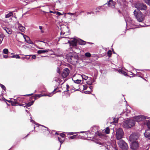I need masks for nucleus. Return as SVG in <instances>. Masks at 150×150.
Returning <instances> with one entry per match:
<instances>
[{"mask_svg": "<svg viewBox=\"0 0 150 150\" xmlns=\"http://www.w3.org/2000/svg\"><path fill=\"white\" fill-rule=\"evenodd\" d=\"M3 38V36L1 34H0V44L2 43Z\"/></svg>", "mask_w": 150, "mask_h": 150, "instance_id": "30", "label": "nucleus"}, {"mask_svg": "<svg viewBox=\"0 0 150 150\" xmlns=\"http://www.w3.org/2000/svg\"><path fill=\"white\" fill-rule=\"evenodd\" d=\"M56 14L58 15V16H60V15H62V14L60 12H56Z\"/></svg>", "mask_w": 150, "mask_h": 150, "instance_id": "42", "label": "nucleus"}, {"mask_svg": "<svg viewBox=\"0 0 150 150\" xmlns=\"http://www.w3.org/2000/svg\"><path fill=\"white\" fill-rule=\"evenodd\" d=\"M114 121L115 123H117V121H118L117 120H116V121H115V118L114 119Z\"/></svg>", "mask_w": 150, "mask_h": 150, "instance_id": "55", "label": "nucleus"}, {"mask_svg": "<svg viewBox=\"0 0 150 150\" xmlns=\"http://www.w3.org/2000/svg\"><path fill=\"white\" fill-rule=\"evenodd\" d=\"M24 38L25 40H26V42L27 43L31 44H33V42L30 41L29 38L27 36H24Z\"/></svg>", "mask_w": 150, "mask_h": 150, "instance_id": "16", "label": "nucleus"}, {"mask_svg": "<svg viewBox=\"0 0 150 150\" xmlns=\"http://www.w3.org/2000/svg\"><path fill=\"white\" fill-rule=\"evenodd\" d=\"M29 56H32V59H35L36 58V56L35 55H29Z\"/></svg>", "mask_w": 150, "mask_h": 150, "instance_id": "39", "label": "nucleus"}, {"mask_svg": "<svg viewBox=\"0 0 150 150\" xmlns=\"http://www.w3.org/2000/svg\"><path fill=\"white\" fill-rule=\"evenodd\" d=\"M60 135L61 137H64L65 136V134H64L63 133H60Z\"/></svg>", "mask_w": 150, "mask_h": 150, "instance_id": "43", "label": "nucleus"}, {"mask_svg": "<svg viewBox=\"0 0 150 150\" xmlns=\"http://www.w3.org/2000/svg\"><path fill=\"white\" fill-rule=\"evenodd\" d=\"M50 13H55L56 12H53L51 11H50Z\"/></svg>", "mask_w": 150, "mask_h": 150, "instance_id": "50", "label": "nucleus"}, {"mask_svg": "<svg viewBox=\"0 0 150 150\" xmlns=\"http://www.w3.org/2000/svg\"><path fill=\"white\" fill-rule=\"evenodd\" d=\"M0 86L4 90H5L6 89L5 86L3 85L0 83Z\"/></svg>", "mask_w": 150, "mask_h": 150, "instance_id": "36", "label": "nucleus"}, {"mask_svg": "<svg viewBox=\"0 0 150 150\" xmlns=\"http://www.w3.org/2000/svg\"><path fill=\"white\" fill-rule=\"evenodd\" d=\"M138 143L137 142H132L131 148L133 150H137L138 148Z\"/></svg>", "mask_w": 150, "mask_h": 150, "instance_id": "11", "label": "nucleus"}, {"mask_svg": "<svg viewBox=\"0 0 150 150\" xmlns=\"http://www.w3.org/2000/svg\"><path fill=\"white\" fill-rule=\"evenodd\" d=\"M124 135V132L122 129L119 128L116 130V137L117 140L120 139L122 138Z\"/></svg>", "mask_w": 150, "mask_h": 150, "instance_id": "6", "label": "nucleus"}, {"mask_svg": "<svg viewBox=\"0 0 150 150\" xmlns=\"http://www.w3.org/2000/svg\"><path fill=\"white\" fill-rule=\"evenodd\" d=\"M76 132H75V133H74V132H70L69 133V134L70 135H73L74 133H76Z\"/></svg>", "mask_w": 150, "mask_h": 150, "instance_id": "51", "label": "nucleus"}, {"mask_svg": "<svg viewBox=\"0 0 150 150\" xmlns=\"http://www.w3.org/2000/svg\"><path fill=\"white\" fill-rule=\"evenodd\" d=\"M18 28L22 32L25 29V27L22 26L20 24L18 26Z\"/></svg>", "mask_w": 150, "mask_h": 150, "instance_id": "21", "label": "nucleus"}, {"mask_svg": "<svg viewBox=\"0 0 150 150\" xmlns=\"http://www.w3.org/2000/svg\"><path fill=\"white\" fill-rule=\"evenodd\" d=\"M85 55L86 57H91V54L89 52H86L85 53Z\"/></svg>", "mask_w": 150, "mask_h": 150, "instance_id": "28", "label": "nucleus"}, {"mask_svg": "<svg viewBox=\"0 0 150 150\" xmlns=\"http://www.w3.org/2000/svg\"><path fill=\"white\" fill-rule=\"evenodd\" d=\"M55 134H58V133L57 132H56L55 133Z\"/></svg>", "mask_w": 150, "mask_h": 150, "instance_id": "62", "label": "nucleus"}, {"mask_svg": "<svg viewBox=\"0 0 150 150\" xmlns=\"http://www.w3.org/2000/svg\"><path fill=\"white\" fill-rule=\"evenodd\" d=\"M66 57L68 62L71 63L72 62L77 61L78 56L77 55H70L68 54L67 55Z\"/></svg>", "mask_w": 150, "mask_h": 150, "instance_id": "7", "label": "nucleus"}, {"mask_svg": "<svg viewBox=\"0 0 150 150\" xmlns=\"http://www.w3.org/2000/svg\"><path fill=\"white\" fill-rule=\"evenodd\" d=\"M76 135H74L72 136H71L70 137V138L71 139H74L76 138Z\"/></svg>", "mask_w": 150, "mask_h": 150, "instance_id": "35", "label": "nucleus"}, {"mask_svg": "<svg viewBox=\"0 0 150 150\" xmlns=\"http://www.w3.org/2000/svg\"><path fill=\"white\" fill-rule=\"evenodd\" d=\"M73 79H74V77H73L72 78V79L73 80L74 82L76 83H78V84L79 83H80L81 81V80L77 79L76 80H74Z\"/></svg>", "mask_w": 150, "mask_h": 150, "instance_id": "24", "label": "nucleus"}, {"mask_svg": "<svg viewBox=\"0 0 150 150\" xmlns=\"http://www.w3.org/2000/svg\"><path fill=\"white\" fill-rule=\"evenodd\" d=\"M49 50L52 51L51 50H40L38 51L37 53L38 54H40L45 52H48V51Z\"/></svg>", "mask_w": 150, "mask_h": 150, "instance_id": "18", "label": "nucleus"}, {"mask_svg": "<svg viewBox=\"0 0 150 150\" xmlns=\"http://www.w3.org/2000/svg\"><path fill=\"white\" fill-rule=\"evenodd\" d=\"M78 42L81 45H84L86 44V42L81 40H78Z\"/></svg>", "mask_w": 150, "mask_h": 150, "instance_id": "22", "label": "nucleus"}, {"mask_svg": "<svg viewBox=\"0 0 150 150\" xmlns=\"http://www.w3.org/2000/svg\"><path fill=\"white\" fill-rule=\"evenodd\" d=\"M83 89L84 90H86L87 89V87L86 86H83Z\"/></svg>", "mask_w": 150, "mask_h": 150, "instance_id": "53", "label": "nucleus"}, {"mask_svg": "<svg viewBox=\"0 0 150 150\" xmlns=\"http://www.w3.org/2000/svg\"><path fill=\"white\" fill-rule=\"evenodd\" d=\"M139 136V135L138 133H133L129 137V140L132 142H136Z\"/></svg>", "mask_w": 150, "mask_h": 150, "instance_id": "8", "label": "nucleus"}, {"mask_svg": "<svg viewBox=\"0 0 150 150\" xmlns=\"http://www.w3.org/2000/svg\"><path fill=\"white\" fill-rule=\"evenodd\" d=\"M134 14L138 21L142 22L144 21V17L141 12H138L135 10L134 12Z\"/></svg>", "mask_w": 150, "mask_h": 150, "instance_id": "2", "label": "nucleus"}, {"mask_svg": "<svg viewBox=\"0 0 150 150\" xmlns=\"http://www.w3.org/2000/svg\"><path fill=\"white\" fill-rule=\"evenodd\" d=\"M39 41L40 42H44V43H45V42L42 41Z\"/></svg>", "mask_w": 150, "mask_h": 150, "instance_id": "57", "label": "nucleus"}, {"mask_svg": "<svg viewBox=\"0 0 150 150\" xmlns=\"http://www.w3.org/2000/svg\"><path fill=\"white\" fill-rule=\"evenodd\" d=\"M118 144L121 150H127L128 147L127 144L122 139L120 140Z\"/></svg>", "mask_w": 150, "mask_h": 150, "instance_id": "4", "label": "nucleus"}, {"mask_svg": "<svg viewBox=\"0 0 150 150\" xmlns=\"http://www.w3.org/2000/svg\"><path fill=\"white\" fill-rule=\"evenodd\" d=\"M125 21H126V23L127 25V24H128L127 23V22H128V20H130V21H131V19L130 18H128V19H125Z\"/></svg>", "mask_w": 150, "mask_h": 150, "instance_id": "41", "label": "nucleus"}, {"mask_svg": "<svg viewBox=\"0 0 150 150\" xmlns=\"http://www.w3.org/2000/svg\"><path fill=\"white\" fill-rule=\"evenodd\" d=\"M3 29L8 34H11L12 33V31L11 29L7 28L6 27H2Z\"/></svg>", "mask_w": 150, "mask_h": 150, "instance_id": "14", "label": "nucleus"}, {"mask_svg": "<svg viewBox=\"0 0 150 150\" xmlns=\"http://www.w3.org/2000/svg\"><path fill=\"white\" fill-rule=\"evenodd\" d=\"M108 54L109 57H110L111 56L112 53L111 50H109L107 53Z\"/></svg>", "mask_w": 150, "mask_h": 150, "instance_id": "34", "label": "nucleus"}, {"mask_svg": "<svg viewBox=\"0 0 150 150\" xmlns=\"http://www.w3.org/2000/svg\"><path fill=\"white\" fill-rule=\"evenodd\" d=\"M33 94V93L30 94H27L24 95V96H30L31 95H32Z\"/></svg>", "mask_w": 150, "mask_h": 150, "instance_id": "49", "label": "nucleus"}, {"mask_svg": "<svg viewBox=\"0 0 150 150\" xmlns=\"http://www.w3.org/2000/svg\"><path fill=\"white\" fill-rule=\"evenodd\" d=\"M61 32L60 33V34L61 35H64L66 33H68L67 31H66V30H68V28L66 26H64V27L63 28H61Z\"/></svg>", "mask_w": 150, "mask_h": 150, "instance_id": "12", "label": "nucleus"}, {"mask_svg": "<svg viewBox=\"0 0 150 150\" xmlns=\"http://www.w3.org/2000/svg\"><path fill=\"white\" fill-rule=\"evenodd\" d=\"M74 40L71 41V42L69 40H68L67 42L69 43L71 45L73 46H76V43L78 42V40L74 38Z\"/></svg>", "mask_w": 150, "mask_h": 150, "instance_id": "13", "label": "nucleus"}, {"mask_svg": "<svg viewBox=\"0 0 150 150\" xmlns=\"http://www.w3.org/2000/svg\"><path fill=\"white\" fill-rule=\"evenodd\" d=\"M87 14H90L91 13H89V12H88L87 13Z\"/></svg>", "mask_w": 150, "mask_h": 150, "instance_id": "59", "label": "nucleus"}, {"mask_svg": "<svg viewBox=\"0 0 150 150\" xmlns=\"http://www.w3.org/2000/svg\"><path fill=\"white\" fill-rule=\"evenodd\" d=\"M58 139L59 141L61 143V145L63 142L64 141L61 139V138L59 137H58Z\"/></svg>", "mask_w": 150, "mask_h": 150, "instance_id": "32", "label": "nucleus"}, {"mask_svg": "<svg viewBox=\"0 0 150 150\" xmlns=\"http://www.w3.org/2000/svg\"><path fill=\"white\" fill-rule=\"evenodd\" d=\"M57 72L58 73H59V74H60V69L59 68V67H58L57 68Z\"/></svg>", "mask_w": 150, "mask_h": 150, "instance_id": "40", "label": "nucleus"}, {"mask_svg": "<svg viewBox=\"0 0 150 150\" xmlns=\"http://www.w3.org/2000/svg\"><path fill=\"white\" fill-rule=\"evenodd\" d=\"M27 58V59H29V58H30V57H28V58Z\"/></svg>", "mask_w": 150, "mask_h": 150, "instance_id": "64", "label": "nucleus"}, {"mask_svg": "<svg viewBox=\"0 0 150 150\" xmlns=\"http://www.w3.org/2000/svg\"><path fill=\"white\" fill-rule=\"evenodd\" d=\"M42 96V94H35L34 96L32 97V99H34V101L37 99V98H39Z\"/></svg>", "mask_w": 150, "mask_h": 150, "instance_id": "19", "label": "nucleus"}, {"mask_svg": "<svg viewBox=\"0 0 150 150\" xmlns=\"http://www.w3.org/2000/svg\"><path fill=\"white\" fill-rule=\"evenodd\" d=\"M66 86H67L66 89L67 90L66 91H69L68 90V89H69V86L68 84H67L66 85Z\"/></svg>", "mask_w": 150, "mask_h": 150, "instance_id": "44", "label": "nucleus"}, {"mask_svg": "<svg viewBox=\"0 0 150 150\" xmlns=\"http://www.w3.org/2000/svg\"><path fill=\"white\" fill-rule=\"evenodd\" d=\"M81 76L82 79L85 80H87L88 78V77L87 76H86L84 74L82 75Z\"/></svg>", "mask_w": 150, "mask_h": 150, "instance_id": "25", "label": "nucleus"}, {"mask_svg": "<svg viewBox=\"0 0 150 150\" xmlns=\"http://www.w3.org/2000/svg\"><path fill=\"white\" fill-rule=\"evenodd\" d=\"M13 11H11L10 12L6 14L5 16V18H8L10 17L11 16H12L13 15Z\"/></svg>", "mask_w": 150, "mask_h": 150, "instance_id": "20", "label": "nucleus"}, {"mask_svg": "<svg viewBox=\"0 0 150 150\" xmlns=\"http://www.w3.org/2000/svg\"><path fill=\"white\" fill-rule=\"evenodd\" d=\"M114 147H113L112 149L111 150L110 148L109 149H108V150H117V149L115 147V144L114 145Z\"/></svg>", "mask_w": 150, "mask_h": 150, "instance_id": "37", "label": "nucleus"}, {"mask_svg": "<svg viewBox=\"0 0 150 150\" xmlns=\"http://www.w3.org/2000/svg\"><path fill=\"white\" fill-rule=\"evenodd\" d=\"M87 92V91H84V92H85V93H86V92Z\"/></svg>", "mask_w": 150, "mask_h": 150, "instance_id": "63", "label": "nucleus"}, {"mask_svg": "<svg viewBox=\"0 0 150 150\" xmlns=\"http://www.w3.org/2000/svg\"><path fill=\"white\" fill-rule=\"evenodd\" d=\"M135 8L141 11H146L147 10V6L144 3H138L135 5Z\"/></svg>", "mask_w": 150, "mask_h": 150, "instance_id": "5", "label": "nucleus"}, {"mask_svg": "<svg viewBox=\"0 0 150 150\" xmlns=\"http://www.w3.org/2000/svg\"><path fill=\"white\" fill-rule=\"evenodd\" d=\"M8 52V50L7 49H4L3 50V53L5 54H7Z\"/></svg>", "mask_w": 150, "mask_h": 150, "instance_id": "31", "label": "nucleus"}, {"mask_svg": "<svg viewBox=\"0 0 150 150\" xmlns=\"http://www.w3.org/2000/svg\"><path fill=\"white\" fill-rule=\"evenodd\" d=\"M56 89H55L51 93H49L48 94H44L43 95H42V96H48L49 97H51L52 96L53 94L54 93V92L56 90Z\"/></svg>", "mask_w": 150, "mask_h": 150, "instance_id": "17", "label": "nucleus"}, {"mask_svg": "<svg viewBox=\"0 0 150 150\" xmlns=\"http://www.w3.org/2000/svg\"><path fill=\"white\" fill-rule=\"evenodd\" d=\"M20 106H22L24 107H25L27 106V104H26V103L25 104H22L19 105Z\"/></svg>", "mask_w": 150, "mask_h": 150, "instance_id": "45", "label": "nucleus"}, {"mask_svg": "<svg viewBox=\"0 0 150 150\" xmlns=\"http://www.w3.org/2000/svg\"><path fill=\"white\" fill-rule=\"evenodd\" d=\"M144 2L148 5L150 6V0H143Z\"/></svg>", "mask_w": 150, "mask_h": 150, "instance_id": "27", "label": "nucleus"}, {"mask_svg": "<svg viewBox=\"0 0 150 150\" xmlns=\"http://www.w3.org/2000/svg\"><path fill=\"white\" fill-rule=\"evenodd\" d=\"M86 83L88 85H90L92 84L93 82L91 80L90 81H86Z\"/></svg>", "mask_w": 150, "mask_h": 150, "instance_id": "33", "label": "nucleus"}, {"mask_svg": "<svg viewBox=\"0 0 150 150\" xmlns=\"http://www.w3.org/2000/svg\"><path fill=\"white\" fill-rule=\"evenodd\" d=\"M106 4H107L108 6L114 8L115 7L116 3L113 1L112 0H110Z\"/></svg>", "mask_w": 150, "mask_h": 150, "instance_id": "10", "label": "nucleus"}, {"mask_svg": "<svg viewBox=\"0 0 150 150\" xmlns=\"http://www.w3.org/2000/svg\"><path fill=\"white\" fill-rule=\"evenodd\" d=\"M150 129L148 128V129L145 131L144 134L145 137L150 139V133L148 132L149 130Z\"/></svg>", "mask_w": 150, "mask_h": 150, "instance_id": "15", "label": "nucleus"}, {"mask_svg": "<svg viewBox=\"0 0 150 150\" xmlns=\"http://www.w3.org/2000/svg\"><path fill=\"white\" fill-rule=\"evenodd\" d=\"M68 14L69 15H73L74 14V13H68Z\"/></svg>", "mask_w": 150, "mask_h": 150, "instance_id": "48", "label": "nucleus"}, {"mask_svg": "<svg viewBox=\"0 0 150 150\" xmlns=\"http://www.w3.org/2000/svg\"><path fill=\"white\" fill-rule=\"evenodd\" d=\"M122 71V70H119V72H121Z\"/></svg>", "mask_w": 150, "mask_h": 150, "instance_id": "60", "label": "nucleus"}, {"mask_svg": "<svg viewBox=\"0 0 150 150\" xmlns=\"http://www.w3.org/2000/svg\"><path fill=\"white\" fill-rule=\"evenodd\" d=\"M69 73V70L68 68H65L63 70L62 74V76L63 78H65L67 76Z\"/></svg>", "mask_w": 150, "mask_h": 150, "instance_id": "9", "label": "nucleus"}, {"mask_svg": "<svg viewBox=\"0 0 150 150\" xmlns=\"http://www.w3.org/2000/svg\"><path fill=\"white\" fill-rule=\"evenodd\" d=\"M134 120L138 122L143 121L144 124L146 125L148 128L150 129V119L144 116H138L135 117Z\"/></svg>", "mask_w": 150, "mask_h": 150, "instance_id": "1", "label": "nucleus"}, {"mask_svg": "<svg viewBox=\"0 0 150 150\" xmlns=\"http://www.w3.org/2000/svg\"><path fill=\"white\" fill-rule=\"evenodd\" d=\"M11 57L12 58H20V57H19V55L18 54H16L15 55L12 56Z\"/></svg>", "mask_w": 150, "mask_h": 150, "instance_id": "26", "label": "nucleus"}, {"mask_svg": "<svg viewBox=\"0 0 150 150\" xmlns=\"http://www.w3.org/2000/svg\"><path fill=\"white\" fill-rule=\"evenodd\" d=\"M104 130L105 132L107 134H108L110 133V129L108 127H106Z\"/></svg>", "mask_w": 150, "mask_h": 150, "instance_id": "23", "label": "nucleus"}, {"mask_svg": "<svg viewBox=\"0 0 150 150\" xmlns=\"http://www.w3.org/2000/svg\"><path fill=\"white\" fill-rule=\"evenodd\" d=\"M62 38H67V37H62Z\"/></svg>", "mask_w": 150, "mask_h": 150, "instance_id": "61", "label": "nucleus"}, {"mask_svg": "<svg viewBox=\"0 0 150 150\" xmlns=\"http://www.w3.org/2000/svg\"><path fill=\"white\" fill-rule=\"evenodd\" d=\"M31 121L32 122H34V120H31Z\"/></svg>", "mask_w": 150, "mask_h": 150, "instance_id": "58", "label": "nucleus"}, {"mask_svg": "<svg viewBox=\"0 0 150 150\" xmlns=\"http://www.w3.org/2000/svg\"><path fill=\"white\" fill-rule=\"evenodd\" d=\"M34 101H33L32 102H29L28 103H26L27 104V106H30L32 105L34 103Z\"/></svg>", "mask_w": 150, "mask_h": 150, "instance_id": "29", "label": "nucleus"}, {"mask_svg": "<svg viewBox=\"0 0 150 150\" xmlns=\"http://www.w3.org/2000/svg\"><path fill=\"white\" fill-rule=\"evenodd\" d=\"M140 25L142 27L145 26L144 25H142L140 24Z\"/></svg>", "mask_w": 150, "mask_h": 150, "instance_id": "56", "label": "nucleus"}, {"mask_svg": "<svg viewBox=\"0 0 150 150\" xmlns=\"http://www.w3.org/2000/svg\"><path fill=\"white\" fill-rule=\"evenodd\" d=\"M39 29L41 30V32L42 33H44V31H43L42 30V26H39Z\"/></svg>", "mask_w": 150, "mask_h": 150, "instance_id": "38", "label": "nucleus"}, {"mask_svg": "<svg viewBox=\"0 0 150 150\" xmlns=\"http://www.w3.org/2000/svg\"><path fill=\"white\" fill-rule=\"evenodd\" d=\"M100 8H97L96 9V10H97L96 11L97 12V11L99 12V11L100 10Z\"/></svg>", "mask_w": 150, "mask_h": 150, "instance_id": "47", "label": "nucleus"}, {"mask_svg": "<svg viewBox=\"0 0 150 150\" xmlns=\"http://www.w3.org/2000/svg\"><path fill=\"white\" fill-rule=\"evenodd\" d=\"M3 57L5 58H7L8 57V56L7 55H4Z\"/></svg>", "mask_w": 150, "mask_h": 150, "instance_id": "46", "label": "nucleus"}, {"mask_svg": "<svg viewBox=\"0 0 150 150\" xmlns=\"http://www.w3.org/2000/svg\"><path fill=\"white\" fill-rule=\"evenodd\" d=\"M20 98H18L17 99V100L16 101L17 102V103L18 102V101L20 100Z\"/></svg>", "mask_w": 150, "mask_h": 150, "instance_id": "54", "label": "nucleus"}, {"mask_svg": "<svg viewBox=\"0 0 150 150\" xmlns=\"http://www.w3.org/2000/svg\"><path fill=\"white\" fill-rule=\"evenodd\" d=\"M89 88L91 89V90H92L93 88V87L92 86H89Z\"/></svg>", "mask_w": 150, "mask_h": 150, "instance_id": "52", "label": "nucleus"}, {"mask_svg": "<svg viewBox=\"0 0 150 150\" xmlns=\"http://www.w3.org/2000/svg\"><path fill=\"white\" fill-rule=\"evenodd\" d=\"M135 124V120L132 119H130L126 120L124 122L123 125L124 127L128 128L134 126Z\"/></svg>", "mask_w": 150, "mask_h": 150, "instance_id": "3", "label": "nucleus"}]
</instances>
